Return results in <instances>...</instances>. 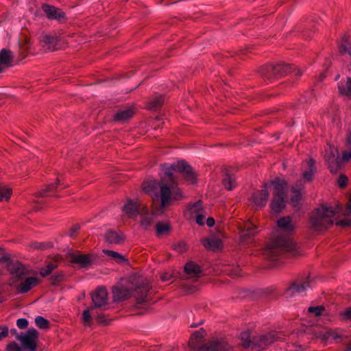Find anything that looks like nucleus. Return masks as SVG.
Listing matches in <instances>:
<instances>
[{
  "label": "nucleus",
  "mask_w": 351,
  "mask_h": 351,
  "mask_svg": "<svg viewBox=\"0 0 351 351\" xmlns=\"http://www.w3.org/2000/svg\"><path fill=\"white\" fill-rule=\"evenodd\" d=\"M163 176L160 181L150 182L143 186L145 193L151 195H154L157 198L160 196V206L162 208L169 206L174 201L181 200L184 197L180 188L178 186L177 171L184 174L186 181L193 183L195 182V176L193 169L184 160L178 161L172 164L165 163L161 165Z\"/></svg>",
  "instance_id": "nucleus-1"
},
{
  "label": "nucleus",
  "mask_w": 351,
  "mask_h": 351,
  "mask_svg": "<svg viewBox=\"0 0 351 351\" xmlns=\"http://www.w3.org/2000/svg\"><path fill=\"white\" fill-rule=\"evenodd\" d=\"M6 263L8 271L16 281L21 282L19 285H34L40 282V278L50 275L58 267V261L56 258L45 262L40 268L39 273L27 269L18 261L12 260L3 250L0 248V263Z\"/></svg>",
  "instance_id": "nucleus-2"
},
{
  "label": "nucleus",
  "mask_w": 351,
  "mask_h": 351,
  "mask_svg": "<svg viewBox=\"0 0 351 351\" xmlns=\"http://www.w3.org/2000/svg\"><path fill=\"white\" fill-rule=\"evenodd\" d=\"M276 331H271L263 335H251L248 331L241 333V340L244 348H251L261 350L278 340L280 337Z\"/></svg>",
  "instance_id": "nucleus-3"
},
{
  "label": "nucleus",
  "mask_w": 351,
  "mask_h": 351,
  "mask_svg": "<svg viewBox=\"0 0 351 351\" xmlns=\"http://www.w3.org/2000/svg\"><path fill=\"white\" fill-rule=\"evenodd\" d=\"M274 186L273 199L270 207L273 213H280L285 208L287 199V182L279 178L271 182Z\"/></svg>",
  "instance_id": "nucleus-4"
},
{
  "label": "nucleus",
  "mask_w": 351,
  "mask_h": 351,
  "mask_svg": "<svg viewBox=\"0 0 351 351\" xmlns=\"http://www.w3.org/2000/svg\"><path fill=\"white\" fill-rule=\"evenodd\" d=\"M292 73H295V75L300 77L303 71L299 69H295L293 65L287 64H267L260 71L262 77L269 81Z\"/></svg>",
  "instance_id": "nucleus-5"
},
{
  "label": "nucleus",
  "mask_w": 351,
  "mask_h": 351,
  "mask_svg": "<svg viewBox=\"0 0 351 351\" xmlns=\"http://www.w3.org/2000/svg\"><path fill=\"white\" fill-rule=\"evenodd\" d=\"M336 211L332 208L322 206L316 210L315 214L311 218V226L317 231L326 229L334 223Z\"/></svg>",
  "instance_id": "nucleus-6"
},
{
  "label": "nucleus",
  "mask_w": 351,
  "mask_h": 351,
  "mask_svg": "<svg viewBox=\"0 0 351 351\" xmlns=\"http://www.w3.org/2000/svg\"><path fill=\"white\" fill-rule=\"evenodd\" d=\"M67 258L71 263L77 265L79 268L88 269L95 264L97 255L95 254H84L77 250L68 253Z\"/></svg>",
  "instance_id": "nucleus-7"
},
{
  "label": "nucleus",
  "mask_w": 351,
  "mask_h": 351,
  "mask_svg": "<svg viewBox=\"0 0 351 351\" xmlns=\"http://www.w3.org/2000/svg\"><path fill=\"white\" fill-rule=\"evenodd\" d=\"M38 332L35 328L16 335V339L21 342L24 351H38Z\"/></svg>",
  "instance_id": "nucleus-8"
},
{
  "label": "nucleus",
  "mask_w": 351,
  "mask_h": 351,
  "mask_svg": "<svg viewBox=\"0 0 351 351\" xmlns=\"http://www.w3.org/2000/svg\"><path fill=\"white\" fill-rule=\"evenodd\" d=\"M292 249L291 241L282 236H277L267 245V252L273 258L278 256L282 251H289Z\"/></svg>",
  "instance_id": "nucleus-9"
},
{
  "label": "nucleus",
  "mask_w": 351,
  "mask_h": 351,
  "mask_svg": "<svg viewBox=\"0 0 351 351\" xmlns=\"http://www.w3.org/2000/svg\"><path fill=\"white\" fill-rule=\"evenodd\" d=\"M204 274L203 269L193 261H189L184 267V277L187 279L196 280Z\"/></svg>",
  "instance_id": "nucleus-10"
},
{
  "label": "nucleus",
  "mask_w": 351,
  "mask_h": 351,
  "mask_svg": "<svg viewBox=\"0 0 351 351\" xmlns=\"http://www.w3.org/2000/svg\"><path fill=\"white\" fill-rule=\"evenodd\" d=\"M197 351H232V348L224 341L215 340L204 345Z\"/></svg>",
  "instance_id": "nucleus-11"
},
{
  "label": "nucleus",
  "mask_w": 351,
  "mask_h": 351,
  "mask_svg": "<svg viewBox=\"0 0 351 351\" xmlns=\"http://www.w3.org/2000/svg\"><path fill=\"white\" fill-rule=\"evenodd\" d=\"M256 226L252 222H247L243 228L240 230V238L243 243H247L251 241L252 237L257 233Z\"/></svg>",
  "instance_id": "nucleus-12"
},
{
  "label": "nucleus",
  "mask_w": 351,
  "mask_h": 351,
  "mask_svg": "<svg viewBox=\"0 0 351 351\" xmlns=\"http://www.w3.org/2000/svg\"><path fill=\"white\" fill-rule=\"evenodd\" d=\"M42 10L49 19L62 21L65 19V14L59 8L49 4H43Z\"/></svg>",
  "instance_id": "nucleus-13"
},
{
  "label": "nucleus",
  "mask_w": 351,
  "mask_h": 351,
  "mask_svg": "<svg viewBox=\"0 0 351 351\" xmlns=\"http://www.w3.org/2000/svg\"><path fill=\"white\" fill-rule=\"evenodd\" d=\"M40 42L45 51H54L58 49V38L53 35L43 34L40 38Z\"/></svg>",
  "instance_id": "nucleus-14"
},
{
  "label": "nucleus",
  "mask_w": 351,
  "mask_h": 351,
  "mask_svg": "<svg viewBox=\"0 0 351 351\" xmlns=\"http://www.w3.org/2000/svg\"><path fill=\"white\" fill-rule=\"evenodd\" d=\"M99 308H101V306H96V305L94 304V306H90L83 311L82 321L85 326H90L93 322V319H97V315L100 313L99 312Z\"/></svg>",
  "instance_id": "nucleus-15"
},
{
  "label": "nucleus",
  "mask_w": 351,
  "mask_h": 351,
  "mask_svg": "<svg viewBox=\"0 0 351 351\" xmlns=\"http://www.w3.org/2000/svg\"><path fill=\"white\" fill-rule=\"evenodd\" d=\"M92 300L96 306H104L107 304L108 293L106 289L101 287L92 293Z\"/></svg>",
  "instance_id": "nucleus-16"
},
{
  "label": "nucleus",
  "mask_w": 351,
  "mask_h": 351,
  "mask_svg": "<svg viewBox=\"0 0 351 351\" xmlns=\"http://www.w3.org/2000/svg\"><path fill=\"white\" fill-rule=\"evenodd\" d=\"M112 294L114 301L121 302L132 297V290L128 287H113Z\"/></svg>",
  "instance_id": "nucleus-17"
},
{
  "label": "nucleus",
  "mask_w": 351,
  "mask_h": 351,
  "mask_svg": "<svg viewBox=\"0 0 351 351\" xmlns=\"http://www.w3.org/2000/svg\"><path fill=\"white\" fill-rule=\"evenodd\" d=\"M269 197V192L267 189H263L254 193L252 197V202L257 208L264 207Z\"/></svg>",
  "instance_id": "nucleus-18"
},
{
  "label": "nucleus",
  "mask_w": 351,
  "mask_h": 351,
  "mask_svg": "<svg viewBox=\"0 0 351 351\" xmlns=\"http://www.w3.org/2000/svg\"><path fill=\"white\" fill-rule=\"evenodd\" d=\"M330 332L329 328H326L320 325H317L311 328L308 333L312 335L316 338L320 339L324 343H325L329 339V335Z\"/></svg>",
  "instance_id": "nucleus-19"
},
{
  "label": "nucleus",
  "mask_w": 351,
  "mask_h": 351,
  "mask_svg": "<svg viewBox=\"0 0 351 351\" xmlns=\"http://www.w3.org/2000/svg\"><path fill=\"white\" fill-rule=\"evenodd\" d=\"M132 297L136 299L138 302H143L147 297L151 288L149 287H130Z\"/></svg>",
  "instance_id": "nucleus-20"
},
{
  "label": "nucleus",
  "mask_w": 351,
  "mask_h": 351,
  "mask_svg": "<svg viewBox=\"0 0 351 351\" xmlns=\"http://www.w3.org/2000/svg\"><path fill=\"white\" fill-rule=\"evenodd\" d=\"M12 51L5 48L2 49L0 52V73L12 65Z\"/></svg>",
  "instance_id": "nucleus-21"
},
{
  "label": "nucleus",
  "mask_w": 351,
  "mask_h": 351,
  "mask_svg": "<svg viewBox=\"0 0 351 351\" xmlns=\"http://www.w3.org/2000/svg\"><path fill=\"white\" fill-rule=\"evenodd\" d=\"M106 242L110 244L118 245L124 241V235L114 230H109L105 233Z\"/></svg>",
  "instance_id": "nucleus-22"
},
{
  "label": "nucleus",
  "mask_w": 351,
  "mask_h": 351,
  "mask_svg": "<svg viewBox=\"0 0 351 351\" xmlns=\"http://www.w3.org/2000/svg\"><path fill=\"white\" fill-rule=\"evenodd\" d=\"M324 281L311 278L310 276L302 274L293 280L289 285H308L311 283H324Z\"/></svg>",
  "instance_id": "nucleus-23"
},
{
  "label": "nucleus",
  "mask_w": 351,
  "mask_h": 351,
  "mask_svg": "<svg viewBox=\"0 0 351 351\" xmlns=\"http://www.w3.org/2000/svg\"><path fill=\"white\" fill-rule=\"evenodd\" d=\"M202 242L206 249L213 251L220 250L222 246L221 240L215 237L211 238H205L202 239Z\"/></svg>",
  "instance_id": "nucleus-24"
},
{
  "label": "nucleus",
  "mask_w": 351,
  "mask_h": 351,
  "mask_svg": "<svg viewBox=\"0 0 351 351\" xmlns=\"http://www.w3.org/2000/svg\"><path fill=\"white\" fill-rule=\"evenodd\" d=\"M19 53L22 58H24L28 53L31 47L29 38L26 36H22L19 40Z\"/></svg>",
  "instance_id": "nucleus-25"
},
{
  "label": "nucleus",
  "mask_w": 351,
  "mask_h": 351,
  "mask_svg": "<svg viewBox=\"0 0 351 351\" xmlns=\"http://www.w3.org/2000/svg\"><path fill=\"white\" fill-rule=\"evenodd\" d=\"M123 211L128 215L129 217H134L140 214L138 205L132 199H129L128 203L123 207Z\"/></svg>",
  "instance_id": "nucleus-26"
},
{
  "label": "nucleus",
  "mask_w": 351,
  "mask_h": 351,
  "mask_svg": "<svg viewBox=\"0 0 351 351\" xmlns=\"http://www.w3.org/2000/svg\"><path fill=\"white\" fill-rule=\"evenodd\" d=\"M133 114L134 111L131 108L120 109L115 113L114 119L116 121L123 122L130 119Z\"/></svg>",
  "instance_id": "nucleus-27"
},
{
  "label": "nucleus",
  "mask_w": 351,
  "mask_h": 351,
  "mask_svg": "<svg viewBox=\"0 0 351 351\" xmlns=\"http://www.w3.org/2000/svg\"><path fill=\"white\" fill-rule=\"evenodd\" d=\"M302 189V180L298 181L295 186L291 188L292 195L291 200L294 206H296L301 200Z\"/></svg>",
  "instance_id": "nucleus-28"
},
{
  "label": "nucleus",
  "mask_w": 351,
  "mask_h": 351,
  "mask_svg": "<svg viewBox=\"0 0 351 351\" xmlns=\"http://www.w3.org/2000/svg\"><path fill=\"white\" fill-rule=\"evenodd\" d=\"M141 225L146 230H147L152 225L154 221V215L153 213H149V211L145 209L141 214Z\"/></svg>",
  "instance_id": "nucleus-29"
},
{
  "label": "nucleus",
  "mask_w": 351,
  "mask_h": 351,
  "mask_svg": "<svg viewBox=\"0 0 351 351\" xmlns=\"http://www.w3.org/2000/svg\"><path fill=\"white\" fill-rule=\"evenodd\" d=\"M277 224L279 228L287 232H291L295 228L294 225L292 223L291 218L289 216L279 219Z\"/></svg>",
  "instance_id": "nucleus-30"
},
{
  "label": "nucleus",
  "mask_w": 351,
  "mask_h": 351,
  "mask_svg": "<svg viewBox=\"0 0 351 351\" xmlns=\"http://www.w3.org/2000/svg\"><path fill=\"white\" fill-rule=\"evenodd\" d=\"M307 164L308 169L302 173V179L306 182H310L313 180V175L316 171V167H315V160L313 159H310Z\"/></svg>",
  "instance_id": "nucleus-31"
},
{
  "label": "nucleus",
  "mask_w": 351,
  "mask_h": 351,
  "mask_svg": "<svg viewBox=\"0 0 351 351\" xmlns=\"http://www.w3.org/2000/svg\"><path fill=\"white\" fill-rule=\"evenodd\" d=\"M127 278L130 285H147L144 283L142 276L137 271L130 273Z\"/></svg>",
  "instance_id": "nucleus-32"
},
{
  "label": "nucleus",
  "mask_w": 351,
  "mask_h": 351,
  "mask_svg": "<svg viewBox=\"0 0 351 351\" xmlns=\"http://www.w3.org/2000/svg\"><path fill=\"white\" fill-rule=\"evenodd\" d=\"M222 184L226 189L228 191L232 190L236 186L234 176L227 172L223 178Z\"/></svg>",
  "instance_id": "nucleus-33"
},
{
  "label": "nucleus",
  "mask_w": 351,
  "mask_h": 351,
  "mask_svg": "<svg viewBox=\"0 0 351 351\" xmlns=\"http://www.w3.org/2000/svg\"><path fill=\"white\" fill-rule=\"evenodd\" d=\"M202 337V334L199 331L194 332L189 339V346L193 350L197 349L201 343Z\"/></svg>",
  "instance_id": "nucleus-34"
},
{
  "label": "nucleus",
  "mask_w": 351,
  "mask_h": 351,
  "mask_svg": "<svg viewBox=\"0 0 351 351\" xmlns=\"http://www.w3.org/2000/svg\"><path fill=\"white\" fill-rule=\"evenodd\" d=\"M338 88L342 95H351V77H348L346 82L338 83Z\"/></svg>",
  "instance_id": "nucleus-35"
},
{
  "label": "nucleus",
  "mask_w": 351,
  "mask_h": 351,
  "mask_svg": "<svg viewBox=\"0 0 351 351\" xmlns=\"http://www.w3.org/2000/svg\"><path fill=\"white\" fill-rule=\"evenodd\" d=\"M60 185V180L57 179L56 182L49 184L46 189H43L39 192L40 197L51 196L52 193Z\"/></svg>",
  "instance_id": "nucleus-36"
},
{
  "label": "nucleus",
  "mask_w": 351,
  "mask_h": 351,
  "mask_svg": "<svg viewBox=\"0 0 351 351\" xmlns=\"http://www.w3.org/2000/svg\"><path fill=\"white\" fill-rule=\"evenodd\" d=\"M103 252L108 256L110 257L111 258L114 259L117 261L118 263H122L123 262L127 261V260L125 258V257L121 255V254L112 251L110 250H104Z\"/></svg>",
  "instance_id": "nucleus-37"
},
{
  "label": "nucleus",
  "mask_w": 351,
  "mask_h": 351,
  "mask_svg": "<svg viewBox=\"0 0 351 351\" xmlns=\"http://www.w3.org/2000/svg\"><path fill=\"white\" fill-rule=\"evenodd\" d=\"M242 291L256 298L263 296V287H252L251 289H244Z\"/></svg>",
  "instance_id": "nucleus-38"
},
{
  "label": "nucleus",
  "mask_w": 351,
  "mask_h": 351,
  "mask_svg": "<svg viewBox=\"0 0 351 351\" xmlns=\"http://www.w3.org/2000/svg\"><path fill=\"white\" fill-rule=\"evenodd\" d=\"M340 52L341 53H348L351 56V43L350 42L348 37L346 35L342 38V43L340 46Z\"/></svg>",
  "instance_id": "nucleus-39"
},
{
  "label": "nucleus",
  "mask_w": 351,
  "mask_h": 351,
  "mask_svg": "<svg viewBox=\"0 0 351 351\" xmlns=\"http://www.w3.org/2000/svg\"><path fill=\"white\" fill-rule=\"evenodd\" d=\"M327 162L330 171L333 174L337 173L341 165V159L333 158L331 160H327Z\"/></svg>",
  "instance_id": "nucleus-40"
},
{
  "label": "nucleus",
  "mask_w": 351,
  "mask_h": 351,
  "mask_svg": "<svg viewBox=\"0 0 351 351\" xmlns=\"http://www.w3.org/2000/svg\"><path fill=\"white\" fill-rule=\"evenodd\" d=\"M12 189L0 184V201H8L11 195Z\"/></svg>",
  "instance_id": "nucleus-41"
},
{
  "label": "nucleus",
  "mask_w": 351,
  "mask_h": 351,
  "mask_svg": "<svg viewBox=\"0 0 351 351\" xmlns=\"http://www.w3.org/2000/svg\"><path fill=\"white\" fill-rule=\"evenodd\" d=\"M325 158L326 161L331 160L333 158L339 159L337 149L335 147L330 145L329 148L326 151Z\"/></svg>",
  "instance_id": "nucleus-42"
},
{
  "label": "nucleus",
  "mask_w": 351,
  "mask_h": 351,
  "mask_svg": "<svg viewBox=\"0 0 351 351\" xmlns=\"http://www.w3.org/2000/svg\"><path fill=\"white\" fill-rule=\"evenodd\" d=\"M156 228L157 235L158 236L167 234L171 230L169 225L163 223L162 222H158L156 223Z\"/></svg>",
  "instance_id": "nucleus-43"
},
{
  "label": "nucleus",
  "mask_w": 351,
  "mask_h": 351,
  "mask_svg": "<svg viewBox=\"0 0 351 351\" xmlns=\"http://www.w3.org/2000/svg\"><path fill=\"white\" fill-rule=\"evenodd\" d=\"M164 102V97L160 96L155 97L153 100L149 102V108L151 110H156L162 106Z\"/></svg>",
  "instance_id": "nucleus-44"
},
{
  "label": "nucleus",
  "mask_w": 351,
  "mask_h": 351,
  "mask_svg": "<svg viewBox=\"0 0 351 351\" xmlns=\"http://www.w3.org/2000/svg\"><path fill=\"white\" fill-rule=\"evenodd\" d=\"M36 326L42 329H47L49 327V322L48 320L41 316H38L35 319Z\"/></svg>",
  "instance_id": "nucleus-45"
},
{
  "label": "nucleus",
  "mask_w": 351,
  "mask_h": 351,
  "mask_svg": "<svg viewBox=\"0 0 351 351\" xmlns=\"http://www.w3.org/2000/svg\"><path fill=\"white\" fill-rule=\"evenodd\" d=\"M305 290V287H289L285 291L287 297H291L295 293H300Z\"/></svg>",
  "instance_id": "nucleus-46"
},
{
  "label": "nucleus",
  "mask_w": 351,
  "mask_h": 351,
  "mask_svg": "<svg viewBox=\"0 0 351 351\" xmlns=\"http://www.w3.org/2000/svg\"><path fill=\"white\" fill-rule=\"evenodd\" d=\"M179 293L183 295H191L195 293L198 289L197 287H178Z\"/></svg>",
  "instance_id": "nucleus-47"
},
{
  "label": "nucleus",
  "mask_w": 351,
  "mask_h": 351,
  "mask_svg": "<svg viewBox=\"0 0 351 351\" xmlns=\"http://www.w3.org/2000/svg\"><path fill=\"white\" fill-rule=\"evenodd\" d=\"M329 331L330 332H329V337H332L337 343L341 342L346 338L345 336L339 334L336 330L329 329Z\"/></svg>",
  "instance_id": "nucleus-48"
},
{
  "label": "nucleus",
  "mask_w": 351,
  "mask_h": 351,
  "mask_svg": "<svg viewBox=\"0 0 351 351\" xmlns=\"http://www.w3.org/2000/svg\"><path fill=\"white\" fill-rule=\"evenodd\" d=\"M6 350L7 351H24V349L21 344V346H19L15 341H11L7 345Z\"/></svg>",
  "instance_id": "nucleus-49"
},
{
  "label": "nucleus",
  "mask_w": 351,
  "mask_h": 351,
  "mask_svg": "<svg viewBox=\"0 0 351 351\" xmlns=\"http://www.w3.org/2000/svg\"><path fill=\"white\" fill-rule=\"evenodd\" d=\"M32 247L35 249L46 250L53 247V244L51 242H34L32 243Z\"/></svg>",
  "instance_id": "nucleus-50"
},
{
  "label": "nucleus",
  "mask_w": 351,
  "mask_h": 351,
  "mask_svg": "<svg viewBox=\"0 0 351 351\" xmlns=\"http://www.w3.org/2000/svg\"><path fill=\"white\" fill-rule=\"evenodd\" d=\"M325 310L324 306H311L308 308V311L309 313H313L315 315V316H319L322 315V312Z\"/></svg>",
  "instance_id": "nucleus-51"
},
{
  "label": "nucleus",
  "mask_w": 351,
  "mask_h": 351,
  "mask_svg": "<svg viewBox=\"0 0 351 351\" xmlns=\"http://www.w3.org/2000/svg\"><path fill=\"white\" fill-rule=\"evenodd\" d=\"M173 249L179 253H183L186 251V245L184 242H179L173 245Z\"/></svg>",
  "instance_id": "nucleus-52"
},
{
  "label": "nucleus",
  "mask_w": 351,
  "mask_h": 351,
  "mask_svg": "<svg viewBox=\"0 0 351 351\" xmlns=\"http://www.w3.org/2000/svg\"><path fill=\"white\" fill-rule=\"evenodd\" d=\"M96 320L99 324H103L104 325L108 324L110 321V319H107L106 315L102 313L97 315Z\"/></svg>",
  "instance_id": "nucleus-53"
},
{
  "label": "nucleus",
  "mask_w": 351,
  "mask_h": 351,
  "mask_svg": "<svg viewBox=\"0 0 351 351\" xmlns=\"http://www.w3.org/2000/svg\"><path fill=\"white\" fill-rule=\"evenodd\" d=\"M16 325L19 328L25 329L28 326V322L26 319L21 318L16 321Z\"/></svg>",
  "instance_id": "nucleus-54"
},
{
  "label": "nucleus",
  "mask_w": 351,
  "mask_h": 351,
  "mask_svg": "<svg viewBox=\"0 0 351 351\" xmlns=\"http://www.w3.org/2000/svg\"><path fill=\"white\" fill-rule=\"evenodd\" d=\"M202 202L197 201L195 203H194L191 207L190 208V210L192 213H197L202 208Z\"/></svg>",
  "instance_id": "nucleus-55"
},
{
  "label": "nucleus",
  "mask_w": 351,
  "mask_h": 351,
  "mask_svg": "<svg viewBox=\"0 0 351 351\" xmlns=\"http://www.w3.org/2000/svg\"><path fill=\"white\" fill-rule=\"evenodd\" d=\"M1 332H0V341L8 337L9 330L8 328L5 326H0Z\"/></svg>",
  "instance_id": "nucleus-56"
},
{
  "label": "nucleus",
  "mask_w": 351,
  "mask_h": 351,
  "mask_svg": "<svg viewBox=\"0 0 351 351\" xmlns=\"http://www.w3.org/2000/svg\"><path fill=\"white\" fill-rule=\"evenodd\" d=\"M65 276L62 273L54 274L51 276V278L54 282H60L64 280Z\"/></svg>",
  "instance_id": "nucleus-57"
},
{
  "label": "nucleus",
  "mask_w": 351,
  "mask_h": 351,
  "mask_svg": "<svg viewBox=\"0 0 351 351\" xmlns=\"http://www.w3.org/2000/svg\"><path fill=\"white\" fill-rule=\"evenodd\" d=\"M32 287H16V291L19 293H25L31 290Z\"/></svg>",
  "instance_id": "nucleus-58"
},
{
  "label": "nucleus",
  "mask_w": 351,
  "mask_h": 351,
  "mask_svg": "<svg viewBox=\"0 0 351 351\" xmlns=\"http://www.w3.org/2000/svg\"><path fill=\"white\" fill-rule=\"evenodd\" d=\"M347 178L345 176L341 175L338 180V183L340 187L343 188L346 185Z\"/></svg>",
  "instance_id": "nucleus-59"
},
{
  "label": "nucleus",
  "mask_w": 351,
  "mask_h": 351,
  "mask_svg": "<svg viewBox=\"0 0 351 351\" xmlns=\"http://www.w3.org/2000/svg\"><path fill=\"white\" fill-rule=\"evenodd\" d=\"M341 315L345 319H351V308H347Z\"/></svg>",
  "instance_id": "nucleus-60"
},
{
  "label": "nucleus",
  "mask_w": 351,
  "mask_h": 351,
  "mask_svg": "<svg viewBox=\"0 0 351 351\" xmlns=\"http://www.w3.org/2000/svg\"><path fill=\"white\" fill-rule=\"evenodd\" d=\"M204 216L203 215H197L196 217V223L200 226L204 224Z\"/></svg>",
  "instance_id": "nucleus-61"
},
{
  "label": "nucleus",
  "mask_w": 351,
  "mask_h": 351,
  "mask_svg": "<svg viewBox=\"0 0 351 351\" xmlns=\"http://www.w3.org/2000/svg\"><path fill=\"white\" fill-rule=\"evenodd\" d=\"M160 278H161V280L162 282H167L172 278V276H171V274H169L168 273H165V274H162Z\"/></svg>",
  "instance_id": "nucleus-62"
},
{
  "label": "nucleus",
  "mask_w": 351,
  "mask_h": 351,
  "mask_svg": "<svg viewBox=\"0 0 351 351\" xmlns=\"http://www.w3.org/2000/svg\"><path fill=\"white\" fill-rule=\"evenodd\" d=\"M80 229V226L78 224L74 225L72 228L71 229V232L69 234V236L71 237H74L75 232Z\"/></svg>",
  "instance_id": "nucleus-63"
},
{
  "label": "nucleus",
  "mask_w": 351,
  "mask_h": 351,
  "mask_svg": "<svg viewBox=\"0 0 351 351\" xmlns=\"http://www.w3.org/2000/svg\"><path fill=\"white\" fill-rule=\"evenodd\" d=\"M351 149V148H350ZM343 160L348 161L351 160V150L349 152H344L343 154Z\"/></svg>",
  "instance_id": "nucleus-64"
}]
</instances>
